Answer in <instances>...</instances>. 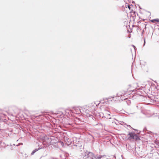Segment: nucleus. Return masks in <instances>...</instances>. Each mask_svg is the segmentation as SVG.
I'll use <instances>...</instances> for the list:
<instances>
[{
	"label": "nucleus",
	"instance_id": "obj_11",
	"mask_svg": "<svg viewBox=\"0 0 159 159\" xmlns=\"http://www.w3.org/2000/svg\"><path fill=\"white\" fill-rule=\"evenodd\" d=\"M5 116V115L4 114L0 112V120H1L2 119V117H4V116Z\"/></svg>",
	"mask_w": 159,
	"mask_h": 159
},
{
	"label": "nucleus",
	"instance_id": "obj_14",
	"mask_svg": "<svg viewBox=\"0 0 159 159\" xmlns=\"http://www.w3.org/2000/svg\"><path fill=\"white\" fill-rule=\"evenodd\" d=\"M141 105H142L141 104H139L137 106V107L138 108V109H141V107H142Z\"/></svg>",
	"mask_w": 159,
	"mask_h": 159
},
{
	"label": "nucleus",
	"instance_id": "obj_15",
	"mask_svg": "<svg viewBox=\"0 0 159 159\" xmlns=\"http://www.w3.org/2000/svg\"><path fill=\"white\" fill-rule=\"evenodd\" d=\"M155 143L157 145H159V139L157 138L156 139V141H155Z\"/></svg>",
	"mask_w": 159,
	"mask_h": 159
},
{
	"label": "nucleus",
	"instance_id": "obj_5",
	"mask_svg": "<svg viewBox=\"0 0 159 159\" xmlns=\"http://www.w3.org/2000/svg\"><path fill=\"white\" fill-rule=\"evenodd\" d=\"M135 135L136 134L134 133L129 132L127 135V136H129V137H128V139L129 140L134 139L135 136Z\"/></svg>",
	"mask_w": 159,
	"mask_h": 159
},
{
	"label": "nucleus",
	"instance_id": "obj_19",
	"mask_svg": "<svg viewBox=\"0 0 159 159\" xmlns=\"http://www.w3.org/2000/svg\"><path fill=\"white\" fill-rule=\"evenodd\" d=\"M144 30H143L142 31V32L141 33V36H142L143 34V33H144Z\"/></svg>",
	"mask_w": 159,
	"mask_h": 159
},
{
	"label": "nucleus",
	"instance_id": "obj_17",
	"mask_svg": "<svg viewBox=\"0 0 159 159\" xmlns=\"http://www.w3.org/2000/svg\"><path fill=\"white\" fill-rule=\"evenodd\" d=\"M127 6L129 8V9L130 10V8H131V7H130V5H129L128 4H127V5H126V7H127Z\"/></svg>",
	"mask_w": 159,
	"mask_h": 159
},
{
	"label": "nucleus",
	"instance_id": "obj_7",
	"mask_svg": "<svg viewBox=\"0 0 159 159\" xmlns=\"http://www.w3.org/2000/svg\"><path fill=\"white\" fill-rule=\"evenodd\" d=\"M86 116L88 117H89L90 118H91L94 120L96 119L95 118L94 116H93V115H92L91 114L86 113Z\"/></svg>",
	"mask_w": 159,
	"mask_h": 159
},
{
	"label": "nucleus",
	"instance_id": "obj_3",
	"mask_svg": "<svg viewBox=\"0 0 159 159\" xmlns=\"http://www.w3.org/2000/svg\"><path fill=\"white\" fill-rule=\"evenodd\" d=\"M72 147L73 148L82 151V149L83 148V147L81 144L75 143L74 145H72Z\"/></svg>",
	"mask_w": 159,
	"mask_h": 159
},
{
	"label": "nucleus",
	"instance_id": "obj_4",
	"mask_svg": "<svg viewBox=\"0 0 159 159\" xmlns=\"http://www.w3.org/2000/svg\"><path fill=\"white\" fill-rule=\"evenodd\" d=\"M51 141V140L50 138H49L48 137H46L44 138V139L43 141V143L44 145H48L50 143Z\"/></svg>",
	"mask_w": 159,
	"mask_h": 159
},
{
	"label": "nucleus",
	"instance_id": "obj_1",
	"mask_svg": "<svg viewBox=\"0 0 159 159\" xmlns=\"http://www.w3.org/2000/svg\"><path fill=\"white\" fill-rule=\"evenodd\" d=\"M102 156L95 155L93 152L86 151L84 158L85 159H101Z\"/></svg>",
	"mask_w": 159,
	"mask_h": 159
},
{
	"label": "nucleus",
	"instance_id": "obj_25",
	"mask_svg": "<svg viewBox=\"0 0 159 159\" xmlns=\"http://www.w3.org/2000/svg\"><path fill=\"white\" fill-rule=\"evenodd\" d=\"M147 116L148 117H150V116Z\"/></svg>",
	"mask_w": 159,
	"mask_h": 159
},
{
	"label": "nucleus",
	"instance_id": "obj_21",
	"mask_svg": "<svg viewBox=\"0 0 159 159\" xmlns=\"http://www.w3.org/2000/svg\"><path fill=\"white\" fill-rule=\"evenodd\" d=\"M144 42L143 46L145 45V38H144Z\"/></svg>",
	"mask_w": 159,
	"mask_h": 159
},
{
	"label": "nucleus",
	"instance_id": "obj_2",
	"mask_svg": "<svg viewBox=\"0 0 159 159\" xmlns=\"http://www.w3.org/2000/svg\"><path fill=\"white\" fill-rule=\"evenodd\" d=\"M81 112L80 108L78 107H74L71 110H67L66 111V113L70 114L72 115V113L77 114H79Z\"/></svg>",
	"mask_w": 159,
	"mask_h": 159
},
{
	"label": "nucleus",
	"instance_id": "obj_9",
	"mask_svg": "<svg viewBox=\"0 0 159 159\" xmlns=\"http://www.w3.org/2000/svg\"><path fill=\"white\" fill-rule=\"evenodd\" d=\"M41 148H40L39 147L38 148H36V149H34V150H33L32 151V152L31 153V155H33L36 152H37V151H38V150H39L40 149H41Z\"/></svg>",
	"mask_w": 159,
	"mask_h": 159
},
{
	"label": "nucleus",
	"instance_id": "obj_22",
	"mask_svg": "<svg viewBox=\"0 0 159 159\" xmlns=\"http://www.w3.org/2000/svg\"><path fill=\"white\" fill-rule=\"evenodd\" d=\"M133 46L134 47V49L135 50L136 47L134 46L133 45Z\"/></svg>",
	"mask_w": 159,
	"mask_h": 159
},
{
	"label": "nucleus",
	"instance_id": "obj_18",
	"mask_svg": "<svg viewBox=\"0 0 159 159\" xmlns=\"http://www.w3.org/2000/svg\"><path fill=\"white\" fill-rule=\"evenodd\" d=\"M22 145H23V143H19L16 146H19Z\"/></svg>",
	"mask_w": 159,
	"mask_h": 159
},
{
	"label": "nucleus",
	"instance_id": "obj_13",
	"mask_svg": "<svg viewBox=\"0 0 159 159\" xmlns=\"http://www.w3.org/2000/svg\"><path fill=\"white\" fill-rule=\"evenodd\" d=\"M134 140L136 141H139L140 140L139 137L136 134V135L135 136V139Z\"/></svg>",
	"mask_w": 159,
	"mask_h": 159
},
{
	"label": "nucleus",
	"instance_id": "obj_23",
	"mask_svg": "<svg viewBox=\"0 0 159 159\" xmlns=\"http://www.w3.org/2000/svg\"><path fill=\"white\" fill-rule=\"evenodd\" d=\"M128 126L129 128H130V127H131V126L130 125H129V126Z\"/></svg>",
	"mask_w": 159,
	"mask_h": 159
},
{
	"label": "nucleus",
	"instance_id": "obj_6",
	"mask_svg": "<svg viewBox=\"0 0 159 159\" xmlns=\"http://www.w3.org/2000/svg\"><path fill=\"white\" fill-rule=\"evenodd\" d=\"M128 94H129V93H127V92H125V91H123V92H119L118 93L116 94V96L117 97H119L120 96H127V95Z\"/></svg>",
	"mask_w": 159,
	"mask_h": 159
},
{
	"label": "nucleus",
	"instance_id": "obj_24",
	"mask_svg": "<svg viewBox=\"0 0 159 159\" xmlns=\"http://www.w3.org/2000/svg\"><path fill=\"white\" fill-rule=\"evenodd\" d=\"M108 119H111V118L110 117H109Z\"/></svg>",
	"mask_w": 159,
	"mask_h": 159
},
{
	"label": "nucleus",
	"instance_id": "obj_26",
	"mask_svg": "<svg viewBox=\"0 0 159 159\" xmlns=\"http://www.w3.org/2000/svg\"><path fill=\"white\" fill-rule=\"evenodd\" d=\"M50 159H54L53 158H50Z\"/></svg>",
	"mask_w": 159,
	"mask_h": 159
},
{
	"label": "nucleus",
	"instance_id": "obj_27",
	"mask_svg": "<svg viewBox=\"0 0 159 159\" xmlns=\"http://www.w3.org/2000/svg\"><path fill=\"white\" fill-rule=\"evenodd\" d=\"M13 145L15 146V144H13Z\"/></svg>",
	"mask_w": 159,
	"mask_h": 159
},
{
	"label": "nucleus",
	"instance_id": "obj_8",
	"mask_svg": "<svg viewBox=\"0 0 159 159\" xmlns=\"http://www.w3.org/2000/svg\"><path fill=\"white\" fill-rule=\"evenodd\" d=\"M72 143V141L71 139H68L66 140V143L67 145H70Z\"/></svg>",
	"mask_w": 159,
	"mask_h": 159
},
{
	"label": "nucleus",
	"instance_id": "obj_12",
	"mask_svg": "<svg viewBox=\"0 0 159 159\" xmlns=\"http://www.w3.org/2000/svg\"><path fill=\"white\" fill-rule=\"evenodd\" d=\"M114 97H109L106 98V99H107L108 102L110 101H112L113 100V98Z\"/></svg>",
	"mask_w": 159,
	"mask_h": 159
},
{
	"label": "nucleus",
	"instance_id": "obj_16",
	"mask_svg": "<svg viewBox=\"0 0 159 159\" xmlns=\"http://www.w3.org/2000/svg\"><path fill=\"white\" fill-rule=\"evenodd\" d=\"M126 103H127V104H128V105H129L130 104V102L129 100H127L126 102Z\"/></svg>",
	"mask_w": 159,
	"mask_h": 159
},
{
	"label": "nucleus",
	"instance_id": "obj_10",
	"mask_svg": "<svg viewBox=\"0 0 159 159\" xmlns=\"http://www.w3.org/2000/svg\"><path fill=\"white\" fill-rule=\"evenodd\" d=\"M104 112L107 115L109 116L110 115V112L107 110V109H105L104 110Z\"/></svg>",
	"mask_w": 159,
	"mask_h": 159
},
{
	"label": "nucleus",
	"instance_id": "obj_20",
	"mask_svg": "<svg viewBox=\"0 0 159 159\" xmlns=\"http://www.w3.org/2000/svg\"><path fill=\"white\" fill-rule=\"evenodd\" d=\"M154 21L159 22V19H155L153 20Z\"/></svg>",
	"mask_w": 159,
	"mask_h": 159
}]
</instances>
